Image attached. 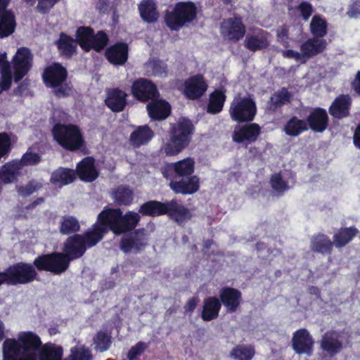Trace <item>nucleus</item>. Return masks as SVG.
Masks as SVG:
<instances>
[{"label": "nucleus", "instance_id": "dca6fc26", "mask_svg": "<svg viewBox=\"0 0 360 360\" xmlns=\"http://www.w3.org/2000/svg\"><path fill=\"white\" fill-rule=\"evenodd\" d=\"M166 212V215L179 226L185 225L193 217L191 209L176 198L167 201Z\"/></svg>", "mask_w": 360, "mask_h": 360}, {"label": "nucleus", "instance_id": "423d86ee", "mask_svg": "<svg viewBox=\"0 0 360 360\" xmlns=\"http://www.w3.org/2000/svg\"><path fill=\"white\" fill-rule=\"evenodd\" d=\"M229 112L231 120L238 124L251 122L255 119L257 107L252 96L238 95L231 102Z\"/></svg>", "mask_w": 360, "mask_h": 360}, {"label": "nucleus", "instance_id": "bf43d9fd", "mask_svg": "<svg viewBox=\"0 0 360 360\" xmlns=\"http://www.w3.org/2000/svg\"><path fill=\"white\" fill-rule=\"evenodd\" d=\"M12 150L11 138L7 132H0V160L6 158Z\"/></svg>", "mask_w": 360, "mask_h": 360}, {"label": "nucleus", "instance_id": "20e7f679", "mask_svg": "<svg viewBox=\"0 0 360 360\" xmlns=\"http://www.w3.org/2000/svg\"><path fill=\"white\" fill-rule=\"evenodd\" d=\"M41 340L36 333L27 331L19 334L17 340L7 338L4 345L13 352H17L32 360H37V354L41 346Z\"/></svg>", "mask_w": 360, "mask_h": 360}, {"label": "nucleus", "instance_id": "09e8293b", "mask_svg": "<svg viewBox=\"0 0 360 360\" xmlns=\"http://www.w3.org/2000/svg\"><path fill=\"white\" fill-rule=\"evenodd\" d=\"M80 229L78 219L71 215L63 216L59 224V231L63 235L77 234Z\"/></svg>", "mask_w": 360, "mask_h": 360}, {"label": "nucleus", "instance_id": "4be33fe9", "mask_svg": "<svg viewBox=\"0 0 360 360\" xmlns=\"http://www.w3.org/2000/svg\"><path fill=\"white\" fill-rule=\"evenodd\" d=\"M305 121L309 129L317 133L323 132L329 124L327 111L321 107L312 108Z\"/></svg>", "mask_w": 360, "mask_h": 360}, {"label": "nucleus", "instance_id": "473e14b6", "mask_svg": "<svg viewBox=\"0 0 360 360\" xmlns=\"http://www.w3.org/2000/svg\"><path fill=\"white\" fill-rule=\"evenodd\" d=\"M155 134L148 125L137 127L130 134L129 141L135 148L147 145L154 137Z\"/></svg>", "mask_w": 360, "mask_h": 360}, {"label": "nucleus", "instance_id": "6ab92c4d", "mask_svg": "<svg viewBox=\"0 0 360 360\" xmlns=\"http://www.w3.org/2000/svg\"><path fill=\"white\" fill-rule=\"evenodd\" d=\"M208 85L202 75L197 74L184 82V94L189 100H198L207 91Z\"/></svg>", "mask_w": 360, "mask_h": 360}, {"label": "nucleus", "instance_id": "ddd939ff", "mask_svg": "<svg viewBox=\"0 0 360 360\" xmlns=\"http://www.w3.org/2000/svg\"><path fill=\"white\" fill-rule=\"evenodd\" d=\"M246 32V27L243 18L234 15L223 21L221 25V34L230 41L236 43L242 39Z\"/></svg>", "mask_w": 360, "mask_h": 360}, {"label": "nucleus", "instance_id": "7ed1b4c3", "mask_svg": "<svg viewBox=\"0 0 360 360\" xmlns=\"http://www.w3.org/2000/svg\"><path fill=\"white\" fill-rule=\"evenodd\" d=\"M68 70L60 63H53L45 68L41 77L46 86L53 89V94L58 98L68 97L72 91L66 83Z\"/></svg>", "mask_w": 360, "mask_h": 360}, {"label": "nucleus", "instance_id": "680f3d73", "mask_svg": "<svg viewBox=\"0 0 360 360\" xmlns=\"http://www.w3.org/2000/svg\"><path fill=\"white\" fill-rule=\"evenodd\" d=\"M148 347L147 343L142 341L138 342L129 349L127 354L128 360H136L139 356H141L145 352Z\"/></svg>", "mask_w": 360, "mask_h": 360}, {"label": "nucleus", "instance_id": "f704fd0d", "mask_svg": "<svg viewBox=\"0 0 360 360\" xmlns=\"http://www.w3.org/2000/svg\"><path fill=\"white\" fill-rule=\"evenodd\" d=\"M226 89L221 87L214 89L209 96L207 105V112L211 115H217L221 112L226 101Z\"/></svg>", "mask_w": 360, "mask_h": 360}, {"label": "nucleus", "instance_id": "a18cd8bd", "mask_svg": "<svg viewBox=\"0 0 360 360\" xmlns=\"http://www.w3.org/2000/svg\"><path fill=\"white\" fill-rule=\"evenodd\" d=\"M309 129L307 123L304 120L299 119L297 116L290 117L284 126L285 134L290 136H297Z\"/></svg>", "mask_w": 360, "mask_h": 360}, {"label": "nucleus", "instance_id": "2f4dec72", "mask_svg": "<svg viewBox=\"0 0 360 360\" xmlns=\"http://www.w3.org/2000/svg\"><path fill=\"white\" fill-rule=\"evenodd\" d=\"M269 33L263 30H259L255 34H248L244 40L245 47L252 52L266 49L269 46Z\"/></svg>", "mask_w": 360, "mask_h": 360}, {"label": "nucleus", "instance_id": "ea45409f", "mask_svg": "<svg viewBox=\"0 0 360 360\" xmlns=\"http://www.w3.org/2000/svg\"><path fill=\"white\" fill-rule=\"evenodd\" d=\"M105 234L106 231H105L104 228L100 226L96 221L91 229L81 235V237L83 238V241L86 248H91L101 241Z\"/></svg>", "mask_w": 360, "mask_h": 360}, {"label": "nucleus", "instance_id": "6e6552de", "mask_svg": "<svg viewBox=\"0 0 360 360\" xmlns=\"http://www.w3.org/2000/svg\"><path fill=\"white\" fill-rule=\"evenodd\" d=\"M62 252H53L41 254L33 261V266L36 271H47L53 275H61L68 269V261L63 259Z\"/></svg>", "mask_w": 360, "mask_h": 360}, {"label": "nucleus", "instance_id": "9d476101", "mask_svg": "<svg viewBox=\"0 0 360 360\" xmlns=\"http://www.w3.org/2000/svg\"><path fill=\"white\" fill-rule=\"evenodd\" d=\"M148 233L144 228H139L122 235L119 247L124 253H139L148 245Z\"/></svg>", "mask_w": 360, "mask_h": 360}, {"label": "nucleus", "instance_id": "0eeeda50", "mask_svg": "<svg viewBox=\"0 0 360 360\" xmlns=\"http://www.w3.org/2000/svg\"><path fill=\"white\" fill-rule=\"evenodd\" d=\"M75 37H77L78 45L85 52L94 50L100 53L107 46L109 41V37L105 31L100 30L95 34L94 29L87 26L77 27Z\"/></svg>", "mask_w": 360, "mask_h": 360}, {"label": "nucleus", "instance_id": "864d4df0", "mask_svg": "<svg viewBox=\"0 0 360 360\" xmlns=\"http://www.w3.org/2000/svg\"><path fill=\"white\" fill-rule=\"evenodd\" d=\"M66 360H93L91 350L85 345H76L70 349Z\"/></svg>", "mask_w": 360, "mask_h": 360}, {"label": "nucleus", "instance_id": "e2e57ef3", "mask_svg": "<svg viewBox=\"0 0 360 360\" xmlns=\"http://www.w3.org/2000/svg\"><path fill=\"white\" fill-rule=\"evenodd\" d=\"M296 9L300 11L302 19L305 21L309 20L314 11L312 5L306 1H302Z\"/></svg>", "mask_w": 360, "mask_h": 360}, {"label": "nucleus", "instance_id": "bb28decb", "mask_svg": "<svg viewBox=\"0 0 360 360\" xmlns=\"http://www.w3.org/2000/svg\"><path fill=\"white\" fill-rule=\"evenodd\" d=\"M22 169L16 159L6 162L0 169V182L6 185L17 183L22 175Z\"/></svg>", "mask_w": 360, "mask_h": 360}, {"label": "nucleus", "instance_id": "de8ad7c7", "mask_svg": "<svg viewBox=\"0 0 360 360\" xmlns=\"http://www.w3.org/2000/svg\"><path fill=\"white\" fill-rule=\"evenodd\" d=\"M112 195L115 202L120 206L130 205L134 200L133 191L126 186H118L113 191Z\"/></svg>", "mask_w": 360, "mask_h": 360}, {"label": "nucleus", "instance_id": "4c0bfd02", "mask_svg": "<svg viewBox=\"0 0 360 360\" xmlns=\"http://www.w3.org/2000/svg\"><path fill=\"white\" fill-rule=\"evenodd\" d=\"M63 348L52 342L41 344L37 356V360H62Z\"/></svg>", "mask_w": 360, "mask_h": 360}, {"label": "nucleus", "instance_id": "9b49d317", "mask_svg": "<svg viewBox=\"0 0 360 360\" xmlns=\"http://www.w3.org/2000/svg\"><path fill=\"white\" fill-rule=\"evenodd\" d=\"M131 94L139 101L148 102L157 100L160 93L157 86L150 79L139 78L131 85Z\"/></svg>", "mask_w": 360, "mask_h": 360}, {"label": "nucleus", "instance_id": "a211bd4d", "mask_svg": "<svg viewBox=\"0 0 360 360\" xmlns=\"http://www.w3.org/2000/svg\"><path fill=\"white\" fill-rule=\"evenodd\" d=\"M218 299L221 302L227 313H235L240 308L243 302L242 292L237 288L225 286L220 289Z\"/></svg>", "mask_w": 360, "mask_h": 360}, {"label": "nucleus", "instance_id": "052dcab7", "mask_svg": "<svg viewBox=\"0 0 360 360\" xmlns=\"http://www.w3.org/2000/svg\"><path fill=\"white\" fill-rule=\"evenodd\" d=\"M152 72L155 76L162 77L167 75V65L159 58H153L149 62Z\"/></svg>", "mask_w": 360, "mask_h": 360}, {"label": "nucleus", "instance_id": "0e129e2a", "mask_svg": "<svg viewBox=\"0 0 360 360\" xmlns=\"http://www.w3.org/2000/svg\"><path fill=\"white\" fill-rule=\"evenodd\" d=\"M1 79L0 84L6 89L9 90L12 84L11 68H5L0 70Z\"/></svg>", "mask_w": 360, "mask_h": 360}, {"label": "nucleus", "instance_id": "c9c22d12", "mask_svg": "<svg viewBox=\"0 0 360 360\" xmlns=\"http://www.w3.org/2000/svg\"><path fill=\"white\" fill-rule=\"evenodd\" d=\"M151 101L146 108L148 115L152 120H163L170 115L171 106L168 102L165 100H158V98Z\"/></svg>", "mask_w": 360, "mask_h": 360}, {"label": "nucleus", "instance_id": "79ce46f5", "mask_svg": "<svg viewBox=\"0 0 360 360\" xmlns=\"http://www.w3.org/2000/svg\"><path fill=\"white\" fill-rule=\"evenodd\" d=\"M75 179L74 169L60 167L52 172L50 181L54 185L62 186L72 183Z\"/></svg>", "mask_w": 360, "mask_h": 360}, {"label": "nucleus", "instance_id": "72a5a7b5", "mask_svg": "<svg viewBox=\"0 0 360 360\" xmlns=\"http://www.w3.org/2000/svg\"><path fill=\"white\" fill-rule=\"evenodd\" d=\"M221 302L216 296H210L203 301L201 319L204 321H211L219 317Z\"/></svg>", "mask_w": 360, "mask_h": 360}, {"label": "nucleus", "instance_id": "5701e85b", "mask_svg": "<svg viewBox=\"0 0 360 360\" xmlns=\"http://www.w3.org/2000/svg\"><path fill=\"white\" fill-rule=\"evenodd\" d=\"M352 99L349 94H340L330 104L329 114L336 120H342L350 115Z\"/></svg>", "mask_w": 360, "mask_h": 360}, {"label": "nucleus", "instance_id": "a878e982", "mask_svg": "<svg viewBox=\"0 0 360 360\" xmlns=\"http://www.w3.org/2000/svg\"><path fill=\"white\" fill-rule=\"evenodd\" d=\"M60 56L65 59H70L77 53V37L73 39L65 32L59 34L58 39L55 41Z\"/></svg>", "mask_w": 360, "mask_h": 360}, {"label": "nucleus", "instance_id": "39448f33", "mask_svg": "<svg viewBox=\"0 0 360 360\" xmlns=\"http://www.w3.org/2000/svg\"><path fill=\"white\" fill-rule=\"evenodd\" d=\"M197 17V7L192 1L177 2L172 11L165 13V21L171 30H179Z\"/></svg>", "mask_w": 360, "mask_h": 360}, {"label": "nucleus", "instance_id": "3c124183", "mask_svg": "<svg viewBox=\"0 0 360 360\" xmlns=\"http://www.w3.org/2000/svg\"><path fill=\"white\" fill-rule=\"evenodd\" d=\"M94 349L99 352H104L109 349L112 345L111 335L107 332L99 330L93 338Z\"/></svg>", "mask_w": 360, "mask_h": 360}, {"label": "nucleus", "instance_id": "c03bdc74", "mask_svg": "<svg viewBox=\"0 0 360 360\" xmlns=\"http://www.w3.org/2000/svg\"><path fill=\"white\" fill-rule=\"evenodd\" d=\"M140 16L148 23H153L158 19L159 14L153 0H143L139 5Z\"/></svg>", "mask_w": 360, "mask_h": 360}, {"label": "nucleus", "instance_id": "1a4fd4ad", "mask_svg": "<svg viewBox=\"0 0 360 360\" xmlns=\"http://www.w3.org/2000/svg\"><path fill=\"white\" fill-rule=\"evenodd\" d=\"M8 285H25L37 280V271L33 264L20 262L6 269Z\"/></svg>", "mask_w": 360, "mask_h": 360}, {"label": "nucleus", "instance_id": "7c9ffc66", "mask_svg": "<svg viewBox=\"0 0 360 360\" xmlns=\"http://www.w3.org/2000/svg\"><path fill=\"white\" fill-rule=\"evenodd\" d=\"M327 43L323 39L310 38L300 45L301 55L302 58L309 59L319 53H321L326 49Z\"/></svg>", "mask_w": 360, "mask_h": 360}, {"label": "nucleus", "instance_id": "4d7b16f0", "mask_svg": "<svg viewBox=\"0 0 360 360\" xmlns=\"http://www.w3.org/2000/svg\"><path fill=\"white\" fill-rule=\"evenodd\" d=\"M16 160L22 169L24 167L38 165L41 160V157L39 153H33L27 150L26 153L22 155L20 159H16Z\"/></svg>", "mask_w": 360, "mask_h": 360}, {"label": "nucleus", "instance_id": "412c9836", "mask_svg": "<svg viewBox=\"0 0 360 360\" xmlns=\"http://www.w3.org/2000/svg\"><path fill=\"white\" fill-rule=\"evenodd\" d=\"M169 187L176 194L192 195L200 189V178L198 176L181 177L172 180Z\"/></svg>", "mask_w": 360, "mask_h": 360}, {"label": "nucleus", "instance_id": "49530a36", "mask_svg": "<svg viewBox=\"0 0 360 360\" xmlns=\"http://www.w3.org/2000/svg\"><path fill=\"white\" fill-rule=\"evenodd\" d=\"M174 170L176 179L193 176L195 161L192 158H186L174 162Z\"/></svg>", "mask_w": 360, "mask_h": 360}, {"label": "nucleus", "instance_id": "8fccbe9b", "mask_svg": "<svg viewBox=\"0 0 360 360\" xmlns=\"http://www.w3.org/2000/svg\"><path fill=\"white\" fill-rule=\"evenodd\" d=\"M255 354V347L252 345H236L230 352V356L235 360H252Z\"/></svg>", "mask_w": 360, "mask_h": 360}, {"label": "nucleus", "instance_id": "aec40b11", "mask_svg": "<svg viewBox=\"0 0 360 360\" xmlns=\"http://www.w3.org/2000/svg\"><path fill=\"white\" fill-rule=\"evenodd\" d=\"M129 45L126 42L117 41L105 51V58L114 66L125 65L129 58Z\"/></svg>", "mask_w": 360, "mask_h": 360}, {"label": "nucleus", "instance_id": "f3484780", "mask_svg": "<svg viewBox=\"0 0 360 360\" xmlns=\"http://www.w3.org/2000/svg\"><path fill=\"white\" fill-rule=\"evenodd\" d=\"M292 347L299 355L311 356L314 351V340L306 328H300L295 331L292 338Z\"/></svg>", "mask_w": 360, "mask_h": 360}, {"label": "nucleus", "instance_id": "4468645a", "mask_svg": "<svg viewBox=\"0 0 360 360\" xmlns=\"http://www.w3.org/2000/svg\"><path fill=\"white\" fill-rule=\"evenodd\" d=\"M32 63V55L30 50L26 47L18 49L13 59L15 82H20L28 73Z\"/></svg>", "mask_w": 360, "mask_h": 360}, {"label": "nucleus", "instance_id": "393cba45", "mask_svg": "<svg viewBox=\"0 0 360 360\" xmlns=\"http://www.w3.org/2000/svg\"><path fill=\"white\" fill-rule=\"evenodd\" d=\"M120 212V208L105 207L98 214L96 222L104 228L106 233L110 231L115 235Z\"/></svg>", "mask_w": 360, "mask_h": 360}, {"label": "nucleus", "instance_id": "cd10ccee", "mask_svg": "<svg viewBox=\"0 0 360 360\" xmlns=\"http://www.w3.org/2000/svg\"><path fill=\"white\" fill-rule=\"evenodd\" d=\"M141 220V216L139 213L134 211H128L123 214L121 210L118 225L115 236H120L134 231L138 226Z\"/></svg>", "mask_w": 360, "mask_h": 360}, {"label": "nucleus", "instance_id": "a19ab883", "mask_svg": "<svg viewBox=\"0 0 360 360\" xmlns=\"http://www.w3.org/2000/svg\"><path fill=\"white\" fill-rule=\"evenodd\" d=\"M358 233L359 230L354 226L342 227L333 235V245L338 248H343L349 243Z\"/></svg>", "mask_w": 360, "mask_h": 360}, {"label": "nucleus", "instance_id": "f8f14e48", "mask_svg": "<svg viewBox=\"0 0 360 360\" xmlns=\"http://www.w3.org/2000/svg\"><path fill=\"white\" fill-rule=\"evenodd\" d=\"M244 123V124H238L235 127L231 136L234 143L248 146L258 139L262 129L257 123L252 122Z\"/></svg>", "mask_w": 360, "mask_h": 360}, {"label": "nucleus", "instance_id": "13d9d810", "mask_svg": "<svg viewBox=\"0 0 360 360\" xmlns=\"http://www.w3.org/2000/svg\"><path fill=\"white\" fill-rule=\"evenodd\" d=\"M43 188V184L35 179L29 181L25 186H20L18 192L22 197H28Z\"/></svg>", "mask_w": 360, "mask_h": 360}, {"label": "nucleus", "instance_id": "37998d69", "mask_svg": "<svg viewBox=\"0 0 360 360\" xmlns=\"http://www.w3.org/2000/svg\"><path fill=\"white\" fill-rule=\"evenodd\" d=\"M15 16L13 11H4L0 13V39L12 34L15 30Z\"/></svg>", "mask_w": 360, "mask_h": 360}, {"label": "nucleus", "instance_id": "58836bf2", "mask_svg": "<svg viewBox=\"0 0 360 360\" xmlns=\"http://www.w3.org/2000/svg\"><path fill=\"white\" fill-rule=\"evenodd\" d=\"M333 245V241L323 233L314 235L311 240V250L322 255H330Z\"/></svg>", "mask_w": 360, "mask_h": 360}, {"label": "nucleus", "instance_id": "6e6d98bb", "mask_svg": "<svg viewBox=\"0 0 360 360\" xmlns=\"http://www.w3.org/2000/svg\"><path fill=\"white\" fill-rule=\"evenodd\" d=\"M270 184L278 195H282L289 189L288 181L283 179L281 172L273 174L270 178Z\"/></svg>", "mask_w": 360, "mask_h": 360}, {"label": "nucleus", "instance_id": "c85d7f7f", "mask_svg": "<svg viewBox=\"0 0 360 360\" xmlns=\"http://www.w3.org/2000/svg\"><path fill=\"white\" fill-rule=\"evenodd\" d=\"M127 94L118 88L110 89L108 91L105 104L114 112H122L127 103Z\"/></svg>", "mask_w": 360, "mask_h": 360}, {"label": "nucleus", "instance_id": "f03ea898", "mask_svg": "<svg viewBox=\"0 0 360 360\" xmlns=\"http://www.w3.org/2000/svg\"><path fill=\"white\" fill-rule=\"evenodd\" d=\"M194 126L191 121L182 117L172 124L168 131L169 139L164 146L167 155H176L187 148L191 141Z\"/></svg>", "mask_w": 360, "mask_h": 360}, {"label": "nucleus", "instance_id": "338daca9", "mask_svg": "<svg viewBox=\"0 0 360 360\" xmlns=\"http://www.w3.org/2000/svg\"><path fill=\"white\" fill-rule=\"evenodd\" d=\"M276 37L277 41L281 44L283 47L288 48L290 46L288 30L285 26H282L277 30Z\"/></svg>", "mask_w": 360, "mask_h": 360}, {"label": "nucleus", "instance_id": "2eb2a0df", "mask_svg": "<svg viewBox=\"0 0 360 360\" xmlns=\"http://www.w3.org/2000/svg\"><path fill=\"white\" fill-rule=\"evenodd\" d=\"M86 247L83 241L81 234H74L69 236L63 244V259L68 261V267L70 262L81 258L86 251Z\"/></svg>", "mask_w": 360, "mask_h": 360}, {"label": "nucleus", "instance_id": "c756f323", "mask_svg": "<svg viewBox=\"0 0 360 360\" xmlns=\"http://www.w3.org/2000/svg\"><path fill=\"white\" fill-rule=\"evenodd\" d=\"M343 347L340 334L333 330H328L322 336L321 348L333 356L339 353Z\"/></svg>", "mask_w": 360, "mask_h": 360}, {"label": "nucleus", "instance_id": "e433bc0d", "mask_svg": "<svg viewBox=\"0 0 360 360\" xmlns=\"http://www.w3.org/2000/svg\"><path fill=\"white\" fill-rule=\"evenodd\" d=\"M166 211L167 201L148 200L140 206L139 214H141L142 216L156 217L166 215Z\"/></svg>", "mask_w": 360, "mask_h": 360}, {"label": "nucleus", "instance_id": "f257e3e1", "mask_svg": "<svg viewBox=\"0 0 360 360\" xmlns=\"http://www.w3.org/2000/svg\"><path fill=\"white\" fill-rule=\"evenodd\" d=\"M56 142L64 150L87 153L86 141L79 126L74 124L56 123L52 129Z\"/></svg>", "mask_w": 360, "mask_h": 360}, {"label": "nucleus", "instance_id": "b1692460", "mask_svg": "<svg viewBox=\"0 0 360 360\" xmlns=\"http://www.w3.org/2000/svg\"><path fill=\"white\" fill-rule=\"evenodd\" d=\"M75 172L79 179L84 182H93L99 175L95 165V159L91 156H86L79 161Z\"/></svg>", "mask_w": 360, "mask_h": 360}, {"label": "nucleus", "instance_id": "5fc2aeb1", "mask_svg": "<svg viewBox=\"0 0 360 360\" xmlns=\"http://www.w3.org/2000/svg\"><path fill=\"white\" fill-rule=\"evenodd\" d=\"M310 30L314 38L323 37L327 34L326 21L319 15H314L310 23Z\"/></svg>", "mask_w": 360, "mask_h": 360}, {"label": "nucleus", "instance_id": "774afa93", "mask_svg": "<svg viewBox=\"0 0 360 360\" xmlns=\"http://www.w3.org/2000/svg\"><path fill=\"white\" fill-rule=\"evenodd\" d=\"M3 356L4 360H32L17 352H13L9 348L3 345Z\"/></svg>", "mask_w": 360, "mask_h": 360}, {"label": "nucleus", "instance_id": "603ef678", "mask_svg": "<svg viewBox=\"0 0 360 360\" xmlns=\"http://www.w3.org/2000/svg\"><path fill=\"white\" fill-rule=\"evenodd\" d=\"M291 95L287 89L283 88L281 90L274 94L269 101V108L272 110H276L287 103L290 102Z\"/></svg>", "mask_w": 360, "mask_h": 360}, {"label": "nucleus", "instance_id": "69168bd1", "mask_svg": "<svg viewBox=\"0 0 360 360\" xmlns=\"http://www.w3.org/2000/svg\"><path fill=\"white\" fill-rule=\"evenodd\" d=\"M60 0H38L37 9L40 13H47Z\"/></svg>", "mask_w": 360, "mask_h": 360}]
</instances>
